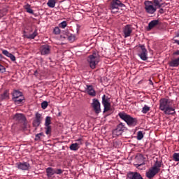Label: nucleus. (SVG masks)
Returning <instances> with one entry per match:
<instances>
[{
	"mask_svg": "<svg viewBox=\"0 0 179 179\" xmlns=\"http://www.w3.org/2000/svg\"><path fill=\"white\" fill-rule=\"evenodd\" d=\"M159 110L166 115L176 114V108L173 107V101L169 99L162 98L159 100Z\"/></svg>",
	"mask_w": 179,
	"mask_h": 179,
	"instance_id": "nucleus-1",
	"label": "nucleus"
},
{
	"mask_svg": "<svg viewBox=\"0 0 179 179\" xmlns=\"http://www.w3.org/2000/svg\"><path fill=\"white\" fill-rule=\"evenodd\" d=\"M118 117L129 125V127H135L138 123L136 118L132 117L131 115L125 113V112H120L118 113Z\"/></svg>",
	"mask_w": 179,
	"mask_h": 179,
	"instance_id": "nucleus-2",
	"label": "nucleus"
},
{
	"mask_svg": "<svg viewBox=\"0 0 179 179\" xmlns=\"http://www.w3.org/2000/svg\"><path fill=\"white\" fill-rule=\"evenodd\" d=\"M87 62L91 69H96V66L100 62V58L97 57V54L93 53L88 57Z\"/></svg>",
	"mask_w": 179,
	"mask_h": 179,
	"instance_id": "nucleus-3",
	"label": "nucleus"
},
{
	"mask_svg": "<svg viewBox=\"0 0 179 179\" xmlns=\"http://www.w3.org/2000/svg\"><path fill=\"white\" fill-rule=\"evenodd\" d=\"M125 5L120 0H112L110 5V9L112 13H117L120 10V8H124Z\"/></svg>",
	"mask_w": 179,
	"mask_h": 179,
	"instance_id": "nucleus-4",
	"label": "nucleus"
},
{
	"mask_svg": "<svg viewBox=\"0 0 179 179\" xmlns=\"http://www.w3.org/2000/svg\"><path fill=\"white\" fill-rule=\"evenodd\" d=\"M144 4L145 12L150 15H153L157 10V8L155 7L153 1H145Z\"/></svg>",
	"mask_w": 179,
	"mask_h": 179,
	"instance_id": "nucleus-5",
	"label": "nucleus"
},
{
	"mask_svg": "<svg viewBox=\"0 0 179 179\" xmlns=\"http://www.w3.org/2000/svg\"><path fill=\"white\" fill-rule=\"evenodd\" d=\"M125 125L124 123L120 122L117 125L116 129L113 131V138H117V136H120V135H122L124 131H125Z\"/></svg>",
	"mask_w": 179,
	"mask_h": 179,
	"instance_id": "nucleus-6",
	"label": "nucleus"
},
{
	"mask_svg": "<svg viewBox=\"0 0 179 179\" xmlns=\"http://www.w3.org/2000/svg\"><path fill=\"white\" fill-rule=\"evenodd\" d=\"M139 50L138 55L142 59V61H147L148 60V50H146V47L145 45H139Z\"/></svg>",
	"mask_w": 179,
	"mask_h": 179,
	"instance_id": "nucleus-7",
	"label": "nucleus"
},
{
	"mask_svg": "<svg viewBox=\"0 0 179 179\" xmlns=\"http://www.w3.org/2000/svg\"><path fill=\"white\" fill-rule=\"evenodd\" d=\"M16 167L18 170H22V171H29L31 166H30V164L28 162H17L16 164Z\"/></svg>",
	"mask_w": 179,
	"mask_h": 179,
	"instance_id": "nucleus-8",
	"label": "nucleus"
},
{
	"mask_svg": "<svg viewBox=\"0 0 179 179\" xmlns=\"http://www.w3.org/2000/svg\"><path fill=\"white\" fill-rule=\"evenodd\" d=\"M102 104L104 107L103 108L104 113L109 111L110 107H111V103H110V98H108V96H106V95H103Z\"/></svg>",
	"mask_w": 179,
	"mask_h": 179,
	"instance_id": "nucleus-9",
	"label": "nucleus"
},
{
	"mask_svg": "<svg viewBox=\"0 0 179 179\" xmlns=\"http://www.w3.org/2000/svg\"><path fill=\"white\" fill-rule=\"evenodd\" d=\"M132 30H134V28H132L131 24H127L123 27L122 31L124 38L131 37V34H132Z\"/></svg>",
	"mask_w": 179,
	"mask_h": 179,
	"instance_id": "nucleus-10",
	"label": "nucleus"
},
{
	"mask_svg": "<svg viewBox=\"0 0 179 179\" xmlns=\"http://www.w3.org/2000/svg\"><path fill=\"white\" fill-rule=\"evenodd\" d=\"M51 117L47 116L45 121V129L46 135L51 134Z\"/></svg>",
	"mask_w": 179,
	"mask_h": 179,
	"instance_id": "nucleus-11",
	"label": "nucleus"
},
{
	"mask_svg": "<svg viewBox=\"0 0 179 179\" xmlns=\"http://www.w3.org/2000/svg\"><path fill=\"white\" fill-rule=\"evenodd\" d=\"M92 107L95 111L96 114H99L101 112V109L100 108V102L99 99H94L92 103Z\"/></svg>",
	"mask_w": 179,
	"mask_h": 179,
	"instance_id": "nucleus-12",
	"label": "nucleus"
},
{
	"mask_svg": "<svg viewBox=\"0 0 179 179\" xmlns=\"http://www.w3.org/2000/svg\"><path fill=\"white\" fill-rule=\"evenodd\" d=\"M136 163L134 166L135 167H139L141 166H145V158L143 157V155L138 154L136 157Z\"/></svg>",
	"mask_w": 179,
	"mask_h": 179,
	"instance_id": "nucleus-13",
	"label": "nucleus"
},
{
	"mask_svg": "<svg viewBox=\"0 0 179 179\" xmlns=\"http://www.w3.org/2000/svg\"><path fill=\"white\" fill-rule=\"evenodd\" d=\"M127 179H143V178L138 172H129L127 173Z\"/></svg>",
	"mask_w": 179,
	"mask_h": 179,
	"instance_id": "nucleus-14",
	"label": "nucleus"
},
{
	"mask_svg": "<svg viewBox=\"0 0 179 179\" xmlns=\"http://www.w3.org/2000/svg\"><path fill=\"white\" fill-rule=\"evenodd\" d=\"M51 52V48L48 45H43L41 48V55H48Z\"/></svg>",
	"mask_w": 179,
	"mask_h": 179,
	"instance_id": "nucleus-15",
	"label": "nucleus"
},
{
	"mask_svg": "<svg viewBox=\"0 0 179 179\" xmlns=\"http://www.w3.org/2000/svg\"><path fill=\"white\" fill-rule=\"evenodd\" d=\"M159 172H157V171H155L152 167H151L150 169H149V170H148L146 171L145 173V176L147 177V178L148 179H152L153 178V177H155V176H156V174H157Z\"/></svg>",
	"mask_w": 179,
	"mask_h": 179,
	"instance_id": "nucleus-16",
	"label": "nucleus"
},
{
	"mask_svg": "<svg viewBox=\"0 0 179 179\" xmlns=\"http://www.w3.org/2000/svg\"><path fill=\"white\" fill-rule=\"evenodd\" d=\"M86 87L87 88L85 89V90L87 94L92 96V97H94V96H96V91L94 90V88H93V85H87Z\"/></svg>",
	"mask_w": 179,
	"mask_h": 179,
	"instance_id": "nucleus-17",
	"label": "nucleus"
},
{
	"mask_svg": "<svg viewBox=\"0 0 179 179\" xmlns=\"http://www.w3.org/2000/svg\"><path fill=\"white\" fill-rule=\"evenodd\" d=\"M13 119L15 120V121H22V122H26V117L22 113L15 114Z\"/></svg>",
	"mask_w": 179,
	"mask_h": 179,
	"instance_id": "nucleus-18",
	"label": "nucleus"
},
{
	"mask_svg": "<svg viewBox=\"0 0 179 179\" xmlns=\"http://www.w3.org/2000/svg\"><path fill=\"white\" fill-rule=\"evenodd\" d=\"M40 124H41V114L36 113L35 115L34 125H35V127H40Z\"/></svg>",
	"mask_w": 179,
	"mask_h": 179,
	"instance_id": "nucleus-19",
	"label": "nucleus"
},
{
	"mask_svg": "<svg viewBox=\"0 0 179 179\" xmlns=\"http://www.w3.org/2000/svg\"><path fill=\"white\" fill-rule=\"evenodd\" d=\"M157 24H159V20H153L150 21L148 24L147 30H148V31L152 30V29H153V27H156V26H157Z\"/></svg>",
	"mask_w": 179,
	"mask_h": 179,
	"instance_id": "nucleus-20",
	"label": "nucleus"
},
{
	"mask_svg": "<svg viewBox=\"0 0 179 179\" xmlns=\"http://www.w3.org/2000/svg\"><path fill=\"white\" fill-rule=\"evenodd\" d=\"M55 174V169L51 167L46 169V175L48 178H51Z\"/></svg>",
	"mask_w": 179,
	"mask_h": 179,
	"instance_id": "nucleus-21",
	"label": "nucleus"
},
{
	"mask_svg": "<svg viewBox=\"0 0 179 179\" xmlns=\"http://www.w3.org/2000/svg\"><path fill=\"white\" fill-rule=\"evenodd\" d=\"M160 167H162V162L157 160L151 168H152L157 173H159V171H160Z\"/></svg>",
	"mask_w": 179,
	"mask_h": 179,
	"instance_id": "nucleus-22",
	"label": "nucleus"
},
{
	"mask_svg": "<svg viewBox=\"0 0 179 179\" xmlns=\"http://www.w3.org/2000/svg\"><path fill=\"white\" fill-rule=\"evenodd\" d=\"M169 66H171V68H177V66H179V57L171 60L169 64Z\"/></svg>",
	"mask_w": 179,
	"mask_h": 179,
	"instance_id": "nucleus-23",
	"label": "nucleus"
},
{
	"mask_svg": "<svg viewBox=\"0 0 179 179\" xmlns=\"http://www.w3.org/2000/svg\"><path fill=\"white\" fill-rule=\"evenodd\" d=\"M38 36V33L37 32V29H35L34 33L29 35H25L26 38H28L29 40H34L36 37Z\"/></svg>",
	"mask_w": 179,
	"mask_h": 179,
	"instance_id": "nucleus-24",
	"label": "nucleus"
},
{
	"mask_svg": "<svg viewBox=\"0 0 179 179\" xmlns=\"http://www.w3.org/2000/svg\"><path fill=\"white\" fill-rule=\"evenodd\" d=\"M9 99V91L6 90L0 95V100H8Z\"/></svg>",
	"mask_w": 179,
	"mask_h": 179,
	"instance_id": "nucleus-25",
	"label": "nucleus"
},
{
	"mask_svg": "<svg viewBox=\"0 0 179 179\" xmlns=\"http://www.w3.org/2000/svg\"><path fill=\"white\" fill-rule=\"evenodd\" d=\"M163 0H153V5L155 8L160 9L163 6V3H161Z\"/></svg>",
	"mask_w": 179,
	"mask_h": 179,
	"instance_id": "nucleus-26",
	"label": "nucleus"
},
{
	"mask_svg": "<svg viewBox=\"0 0 179 179\" xmlns=\"http://www.w3.org/2000/svg\"><path fill=\"white\" fill-rule=\"evenodd\" d=\"M23 96V94L20 91L15 90L13 92V100L15 99H17V97Z\"/></svg>",
	"mask_w": 179,
	"mask_h": 179,
	"instance_id": "nucleus-27",
	"label": "nucleus"
},
{
	"mask_svg": "<svg viewBox=\"0 0 179 179\" xmlns=\"http://www.w3.org/2000/svg\"><path fill=\"white\" fill-rule=\"evenodd\" d=\"M13 100L14 103H15V104H22V103H23V101H24V96H19Z\"/></svg>",
	"mask_w": 179,
	"mask_h": 179,
	"instance_id": "nucleus-28",
	"label": "nucleus"
},
{
	"mask_svg": "<svg viewBox=\"0 0 179 179\" xmlns=\"http://www.w3.org/2000/svg\"><path fill=\"white\" fill-rule=\"evenodd\" d=\"M79 148H80L79 146V144H78V143H72L70 145L69 149L70 150H73L74 152H76V150H79Z\"/></svg>",
	"mask_w": 179,
	"mask_h": 179,
	"instance_id": "nucleus-29",
	"label": "nucleus"
},
{
	"mask_svg": "<svg viewBox=\"0 0 179 179\" xmlns=\"http://www.w3.org/2000/svg\"><path fill=\"white\" fill-rule=\"evenodd\" d=\"M24 9H26V11L28 13H30L31 15H34V11L33 10V9H31L30 8V4H27L24 6Z\"/></svg>",
	"mask_w": 179,
	"mask_h": 179,
	"instance_id": "nucleus-30",
	"label": "nucleus"
},
{
	"mask_svg": "<svg viewBox=\"0 0 179 179\" xmlns=\"http://www.w3.org/2000/svg\"><path fill=\"white\" fill-rule=\"evenodd\" d=\"M55 0H49L47 3L48 6L49 8H55Z\"/></svg>",
	"mask_w": 179,
	"mask_h": 179,
	"instance_id": "nucleus-31",
	"label": "nucleus"
},
{
	"mask_svg": "<svg viewBox=\"0 0 179 179\" xmlns=\"http://www.w3.org/2000/svg\"><path fill=\"white\" fill-rule=\"evenodd\" d=\"M148 111H150V107L148 106V105H145L142 108L141 112L143 114H146Z\"/></svg>",
	"mask_w": 179,
	"mask_h": 179,
	"instance_id": "nucleus-32",
	"label": "nucleus"
},
{
	"mask_svg": "<svg viewBox=\"0 0 179 179\" xmlns=\"http://www.w3.org/2000/svg\"><path fill=\"white\" fill-rule=\"evenodd\" d=\"M137 139L138 141H141V139H143V133L142 132V131H138Z\"/></svg>",
	"mask_w": 179,
	"mask_h": 179,
	"instance_id": "nucleus-33",
	"label": "nucleus"
},
{
	"mask_svg": "<svg viewBox=\"0 0 179 179\" xmlns=\"http://www.w3.org/2000/svg\"><path fill=\"white\" fill-rule=\"evenodd\" d=\"M66 26H68L66 21H63L59 24V27H60V29H65Z\"/></svg>",
	"mask_w": 179,
	"mask_h": 179,
	"instance_id": "nucleus-34",
	"label": "nucleus"
},
{
	"mask_svg": "<svg viewBox=\"0 0 179 179\" xmlns=\"http://www.w3.org/2000/svg\"><path fill=\"white\" fill-rule=\"evenodd\" d=\"M173 159L174 160V162H179V153H173Z\"/></svg>",
	"mask_w": 179,
	"mask_h": 179,
	"instance_id": "nucleus-35",
	"label": "nucleus"
},
{
	"mask_svg": "<svg viewBox=\"0 0 179 179\" xmlns=\"http://www.w3.org/2000/svg\"><path fill=\"white\" fill-rule=\"evenodd\" d=\"M68 40L69 41H71V43L75 41V35L70 34L68 35Z\"/></svg>",
	"mask_w": 179,
	"mask_h": 179,
	"instance_id": "nucleus-36",
	"label": "nucleus"
},
{
	"mask_svg": "<svg viewBox=\"0 0 179 179\" xmlns=\"http://www.w3.org/2000/svg\"><path fill=\"white\" fill-rule=\"evenodd\" d=\"M41 136H44V133H39L35 136V141H40Z\"/></svg>",
	"mask_w": 179,
	"mask_h": 179,
	"instance_id": "nucleus-37",
	"label": "nucleus"
},
{
	"mask_svg": "<svg viewBox=\"0 0 179 179\" xmlns=\"http://www.w3.org/2000/svg\"><path fill=\"white\" fill-rule=\"evenodd\" d=\"M41 107L43 110H45L47 107H48V102L47 101H44L43 102L41 103Z\"/></svg>",
	"mask_w": 179,
	"mask_h": 179,
	"instance_id": "nucleus-38",
	"label": "nucleus"
},
{
	"mask_svg": "<svg viewBox=\"0 0 179 179\" xmlns=\"http://www.w3.org/2000/svg\"><path fill=\"white\" fill-rule=\"evenodd\" d=\"M53 33L55 34H60V33H61V29H59V27H55V29H54V30H53Z\"/></svg>",
	"mask_w": 179,
	"mask_h": 179,
	"instance_id": "nucleus-39",
	"label": "nucleus"
},
{
	"mask_svg": "<svg viewBox=\"0 0 179 179\" xmlns=\"http://www.w3.org/2000/svg\"><path fill=\"white\" fill-rule=\"evenodd\" d=\"M6 72V68L0 64V73H5Z\"/></svg>",
	"mask_w": 179,
	"mask_h": 179,
	"instance_id": "nucleus-40",
	"label": "nucleus"
},
{
	"mask_svg": "<svg viewBox=\"0 0 179 179\" xmlns=\"http://www.w3.org/2000/svg\"><path fill=\"white\" fill-rule=\"evenodd\" d=\"M8 58H10L11 61H16V57L12 53L9 55Z\"/></svg>",
	"mask_w": 179,
	"mask_h": 179,
	"instance_id": "nucleus-41",
	"label": "nucleus"
},
{
	"mask_svg": "<svg viewBox=\"0 0 179 179\" xmlns=\"http://www.w3.org/2000/svg\"><path fill=\"white\" fill-rule=\"evenodd\" d=\"M2 52L3 55H6V57H8L9 55H10V53H9L8 51L6 50H3Z\"/></svg>",
	"mask_w": 179,
	"mask_h": 179,
	"instance_id": "nucleus-42",
	"label": "nucleus"
},
{
	"mask_svg": "<svg viewBox=\"0 0 179 179\" xmlns=\"http://www.w3.org/2000/svg\"><path fill=\"white\" fill-rule=\"evenodd\" d=\"M64 171L62 169H55V174H62Z\"/></svg>",
	"mask_w": 179,
	"mask_h": 179,
	"instance_id": "nucleus-43",
	"label": "nucleus"
},
{
	"mask_svg": "<svg viewBox=\"0 0 179 179\" xmlns=\"http://www.w3.org/2000/svg\"><path fill=\"white\" fill-rule=\"evenodd\" d=\"M82 141H83L82 138H79L76 141V142H78L77 143L78 144V146H79V145H82Z\"/></svg>",
	"mask_w": 179,
	"mask_h": 179,
	"instance_id": "nucleus-44",
	"label": "nucleus"
},
{
	"mask_svg": "<svg viewBox=\"0 0 179 179\" xmlns=\"http://www.w3.org/2000/svg\"><path fill=\"white\" fill-rule=\"evenodd\" d=\"M173 55H179V50H177L173 53Z\"/></svg>",
	"mask_w": 179,
	"mask_h": 179,
	"instance_id": "nucleus-45",
	"label": "nucleus"
},
{
	"mask_svg": "<svg viewBox=\"0 0 179 179\" xmlns=\"http://www.w3.org/2000/svg\"><path fill=\"white\" fill-rule=\"evenodd\" d=\"M136 169H138V170H143V166H140L138 167H136Z\"/></svg>",
	"mask_w": 179,
	"mask_h": 179,
	"instance_id": "nucleus-46",
	"label": "nucleus"
},
{
	"mask_svg": "<svg viewBox=\"0 0 179 179\" xmlns=\"http://www.w3.org/2000/svg\"><path fill=\"white\" fill-rule=\"evenodd\" d=\"M149 85H152L153 86V81L151 79L149 80Z\"/></svg>",
	"mask_w": 179,
	"mask_h": 179,
	"instance_id": "nucleus-47",
	"label": "nucleus"
},
{
	"mask_svg": "<svg viewBox=\"0 0 179 179\" xmlns=\"http://www.w3.org/2000/svg\"><path fill=\"white\" fill-rule=\"evenodd\" d=\"M163 8H160V10H159V13H161V14H162L163 13Z\"/></svg>",
	"mask_w": 179,
	"mask_h": 179,
	"instance_id": "nucleus-48",
	"label": "nucleus"
},
{
	"mask_svg": "<svg viewBox=\"0 0 179 179\" xmlns=\"http://www.w3.org/2000/svg\"><path fill=\"white\" fill-rule=\"evenodd\" d=\"M175 43H176V44H178L179 45V40H175Z\"/></svg>",
	"mask_w": 179,
	"mask_h": 179,
	"instance_id": "nucleus-49",
	"label": "nucleus"
},
{
	"mask_svg": "<svg viewBox=\"0 0 179 179\" xmlns=\"http://www.w3.org/2000/svg\"><path fill=\"white\" fill-rule=\"evenodd\" d=\"M24 129H26V123H24Z\"/></svg>",
	"mask_w": 179,
	"mask_h": 179,
	"instance_id": "nucleus-50",
	"label": "nucleus"
},
{
	"mask_svg": "<svg viewBox=\"0 0 179 179\" xmlns=\"http://www.w3.org/2000/svg\"><path fill=\"white\" fill-rule=\"evenodd\" d=\"M176 37H179V32L176 34Z\"/></svg>",
	"mask_w": 179,
	"mask_h": 179,
	"instance_id": "nucleus-51",
	"label": "nucleus"
},
{
	"mask_svg": "<svg viewBox=\"0 0 179 179\" xmlns=\"http://www.w3.org/2000/svg\"><path fill=\"white\" fill-rule=\"evenodd\" d=\"M0 58H2V55L0 54Z\"/></svg>",
	"mask_w": 179,
	"mask_h": 179,
	"instance_id": "nucleus-52",
	"label": "nucleus"
},
{
	"mask_svg": "<svg viewBox=\"0 0 179 179\" xmlns=\"http://www.w3.org/2000/svg\"><path fill=\"white\" fill-rule=\"evenodd\" d=\"M59 115H61V113H59Z\"/></svg>",
	"mask_w": 179,
	"mask_h": 179,
	"instance_id": "nucleus-53",
	"label": "nucleus"
},
{
	"mask_svg": "<svg viewBox=\"0 0 179 179\" xmlns=\"http://www.w3.org/2000/svg\"><path fill=\"white\" fill-rule=\"evenodd\" d=\"M0 19H1V16H0Z\"/></svg>",
	"mask_w": 179,
	"mask_h": 179,
	"instance_id": "nucleus-54",
	"label": "nucleus"
}]
</instances>
